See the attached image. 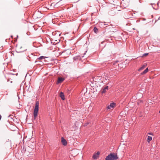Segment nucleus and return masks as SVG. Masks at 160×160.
Masks as SVG:
<instances>
[{
    "mask_svg": "<svg viewBox=\"0 0 160 160\" xmlns=\"http://www.w3.org/2000/svg\"><path fill=\"white\" fill-rule=\"evenodd\" d=\"M27 50V49L24 47H23L22 45L20 44H16V50L18 52H22Z\"/></svg>",
    "mask_w": 160,
    "mask_h": 160,
    "instance_id": "1",
    "label": "nucleus"
},
{
    "mask_svg": "<svg viewBox=\"0 0 160 160\" xmlns=\"http://www.w3.org/2000/svg\"><path fill=\"white\" fill-rule=\"evenodd\" d=\"M39 105V102L38 101H36L35 103L33 112L34 119V120L36 119L38 113V111Z\"/></svg>",
    "mask_w": 160,
    "mask_h": 160,
    "instance_id": "2",
    "label": "nucleus"
},
{
    "mask_svg": "<svg viewBox=\"0 0 160 160\" xmlns=\"http://www.w3.org/2000/svg\"><path fill=\"white\" fill-rule=\"evenodd\" d=\"M121 4L124 8L127 7L129 5L128 0H123L121 2Z\"/></svg>",
    "mask_w": 160,
    "mask_h": 160,
    "instance_id": "3",
    "label": "nucleus"
},
{
    "mask_svg": "<svg viewBox=\"0 0 160 160\" xmlns=\"http://www.w3.org/2000/svg\"><path fill=\"white\" fill-rule=\"evenodd\" d=\"M83 56H84L82 54L76 56L73 58V60L74 61L81 60Z\"/></svg>",
    "mask_w": 160,
    "mask_h": 160,
    "instance_id": "4",
    "label": "nucleus"
},
{
    "mask_svg": "<svg viewBox=\"0 0 160 160\" xmlns=\"http://www.w3.org/2000/svg\"><path fill=\"white\" fill-rule=\"evenodd\" d=\"M111 157L112 160H116L118 158L117 155L115 153H111Z\"/></svg>",
    "mask_w": 160,
    "mask_h": 160,
    "instance_id": "5",
    "label": "nucleus"
},
{
    "mask_svg": "<svg viewBox=\"0 0 160 160\" xmlns=\"http://www.w3.org/2000/svg\"><path fill=\"white\" fill-rule=\"evenodd\" d=\"M116 104L114 103H111L110 104V105L109 106H108L107 107V109H110L111 108H114Z\"/></svg>",
    "mask_w": 160,
    "mask_h": 160,
    "instance_id": "6",
    "label": "nucleus"
},
{
    "mask_svg": "<svg viewBox=\"0 0 160 160\" xmlns=\"http://www.w3.org/2000/svg\"><path fill=\"white\" fill-rule=\"evenodd\" d=\"M108 14L111 16H113L115 15V9H113L109 11L108 12Z\"/></svg>",
    "mask_w": 160,
    "mask_h": 160,
    "instance_id": "7",
    "label": "nucleus"
},
{
    "mask_svg": "<svg viewBox=\"0 0 160 160\" xmlns=\"http://www.w3.org/2000/svg\"><path fill=\"white\" fill-rule=\"evenodd\" d=\"M64 80L63 78L62 77H59L58 78V81L57 82V84H58L60 83H61Z\"/></svg>",
    "mask_w": 160,
    "mask_h": 160,
    "instance_id": "8",
    "label": "nucleus"
},
{
    "mask_svg": "<svg viewBox=\"0 0 160 160\" xmlns=\"http://www.w3.org/2000/svg\"><path fill=\"white\" fill-rule=\"evenodd\" d=\"M61 142L63 145L64 146L67 145V142L66 140L62 137L61 138Z\"/></svg>",
    "mask_w": 160,
    "mask_h": 160,
    "instance_id": "9",
    "label": "nucleus"
},
{
    "mask_svg": "<svg viewBox=\"0 0 160 160\" xmlns=\"http://www.w3.org/2000/svg\"><path fill=\"white\" fill-rule=\"evenodd\" d=\"M111 153L108 155V156L106 157L105 158V160H112V157H111Z\"/></svg>",
    "mask_w": 160,
    "mask_h": 160,
    "instance_id": "10",
    "label": "nucleus"
},
{
    "mask_svg": "<svg viewBox=\"0 0 160 160\" xmlns=\"http://www.w3.org/2000/svg\"><path fill=\"white\" fill-rule=\"evenodd\" d=\"M60 97L61 98L62 100H64L65 99L64 95L63 92H61L60 93Z\"/></svg>",
    "mask_w": 160,
    "mask_h": 160,
    "instance_id": "11",
    "label": "nucleus"
},
{
    "mask_svg": "<svg viewBox=\"0 0 160 160\" xmlns=\"http://www.w3.org/2000/svg\"><path fill=\"white\" fill-rule=\"evenodd\" d=\"M147 65H143L142 66L138 69V71H140L144 69L146 66Z\"/></svg>",
    "mask_w": 160,
    "mask_h": 160,
    "instance_id": "12",
    "label": "nucleus"
},
{
    "mask_svg": "<svg viewBox=\"0 0 160 160\" xmlns=\"http://www.w3.org/2000/svg\"><path fill=\"white\" fill-rule=\"evenodd\" d=\"M148 68H147L145 70H144V71L143 72H142L141 73V74L143 75V74H145L146 73H147L148 72Z\"/></svg>",
    "mask_w": 160,
    "mask_h": 160,
    "instance_id": "13",
    "label": "nucleus"
},
{
    "mask_svg": "<svg viewBox=\"0 0 160 160\" xmlns=\"http://www.w3.org/2000/svg\"><path fill=\"white\" fill-rule=\"evenodd\" d=\"M152 137L151 136H148V137L147 141L148 142H149L152 140Z\"/></svg>",
    "mask_w": 160,
    "mask_h": 160,
    "instance_id": "14",
    "label": "nucleus"
},
{
    "mask_svg": "<svg viewBox=\"0 0 160 160\" xmlns=\"http://www.w3.org/2000/svg\"><path fill=\"white\" fill-rule=\"evenodd\" d=\"M98 157V156H97L96 154H95L93 155V158L95 159H97Z\"/></svg>",
    "mask_w": 160,
    "mask_h": 160,
    "instance_id": "15",
    "label": "nucleus"
},
{
    "mask_svg": "<svg viewBox=\"0 0 160 160\" xmlns=\"http://www.w3.org/2000/svg\"><path fill=\"white\" fill-rule=\"evenodd\" d=\"M93 31L95 32L96 33L98 32V29L96 27H95L94 28Z\"/></svg>",
    "mask_w": 160,
    "mask_h": 160,
    "instance_id": "16",
    "label": "nucleus"
},
{
    "mask_svg": "<svg viewBox=\"0 0 160 160\" xmlns=\"http://www.w3.org/2000/svg\"><path fill=\"white\" fill-rule=\"evenodd\" d=\"M45 58H46L45 57L43 56H40V57L38 58V59H40V60H41V59H44Z\"/></svg>",
    "mask_w": 160,
    "mask_h": 160,
    "instance_id": "17",
    "label": "nucleus"
},
{
    "mask_svg": "<svg viewBox=\"0 0 160 160\" xmlns=\"http://www.w3.org/2000/svg\"><path fill=\"white\" fill-rule=\"evenodd\" d=\"M106 90H105L104 88H103L102 91H101V92L102 93H105V92H106Z\"/></svg>",
    "mask_w": 160,
    "mask_h": 160,
    "instance_id": "18",
    "label": "nucleus"
},
{
    "mask_svg": "<svg viewBox=\"0 0 160 160\" xmlns=\"http://www.w3.org/2000/svg\"><path fill=\"white\" fill-rule=\"evenodd\" d=\"M151 5H152V7L153 8V9H156V10L157 9V8H155V7L153 6V5H154V6H155V4L154 3H153V4L151 3Z\"/></svg>",
    "mask_w": 160,
    "mask_h": 160,
    "instance_id": "19",
    "label": "nucleus"
},
{
    "mask_svg": "<svg viewBox=\"0 0 160 160\" xmlns=\"http://www.w3.org/2000/svg\"><path fill=\"white\" fill-rule=\"evenodd\" d=\"M148 55V53H145L144 54H143V55L142 56V57H143L144 56H146Z\"/></svg>",
    "mask_w": 160,
    "mask_h": 160,
    "instance_id": "20",
    "label": "nucleus"
},
{
    "mask_svg": "<svg viewBox=\"0 0 160 160\" xmlns=\"http://www.w3.org/2000/svg\"><path fill=\"white\" fill-rule=\"evenodd\" d=\"M102 24H104V25L105 26L108 25V22H102Z\"/></svg>",
    "mask_w": 160,
    "mask_h": 160,
    "instance_id": "21",
    "label": "nucleus"
},
{
    "mask_svg": "<svg viewBox=\"0 0 160 160\" xmlns=\"http://www.w3.org/2000/svg\"><path fill=\"white\" fill-rule=\"evenodd\" d=\"M100 152H97V153H96V154L97 156H98L99 157V155L100 154Z\"/></svg>",
    "mask_w": 160,
    "mask_h": 160,
    "instance_id": "22",
    "label": "nucleus"
},
{
    "mask_svg": "<svg viewBox=\"0 0 160 160\" xmlns=\"http://www.w3.org/2000/svg\"><path fill=\"white\" fill-rule=\"evenodd\" d=\"M52 34L53 35H55L57 34V32H53L52 33Z\"/></svg>",
    "mask_w": 160,
    "mask_h": 160,
    "instance_id": "23",
    "label": "nucleus"
},
{
    "mask_svg": "<svg viewBox=\"0 0 160 160\" xmlns=\"http://www.w3.org/2000/svg\"><path fill=\"white\" fill-rule=\"evenodd\" d=\"M118 62V61H115V62H113V65H115L116 64V63H117Z\"/></svg>",
    "mask_w": 160,
    "mask_h": 160,
    "instance_id": "24",
    "label": "nucleus"
},
{
    "mask_svg": "<svg viewBox=\"0 0 160 160\" xmlns=\"http://www.w3.org/2000/svg\"><path fill=\"white\" fill-rule=\"evenodd\" d=\"M104 89L106 90H108V86H106V87H105L104 88Z\"/></svg>",
    "mask_w": 160,
    "mask_h": 160,
    "instance_id": "25",
    "label": "nucleus"
},
{
    "mask_svg": "<svg viewBox=\"0 0 160 160\" xmlns=\"http://www.w3.org/2000/svg\"><path fill=\"white\" fill-rule=\"evenodd\" d=\"M148 134L152 135H153V134L152 132H149L148 133Z\"/></svg>",
    "mask_w": 160,
    "mask_h": 160,
    "instance_id": "26",
    "label": "nucleus"
},
{
    "mask_svg": "<svg viewBox=\"0 0 160 160\" xmlns=\"http://www.w3.org/2000/svg\"><path fill=\"white\" fill-rule=\"evenodd\" d=\"M118 66L119 67H121H121L122 66V65H121V64H118Z\"/></svg>",
    "mask_w": 160,
    "mask_h": 160,
    "instance_id": "27",
    "label": "nucleus"
},
{
    "mask_svg": "<svg viewBox=\"0 0 160 160\" xmlns=\"http://www.w3.org/2000/svg\"><path fill=\"white\" fill-rule=\"evenodd\" d=\"M56 159H59V158H58L57 156L56 157Z\"/></svg>",
    "mask_w": 160,
    "mask_h": 160,
    "instance_id": "28",
    "label": "nucleus"
},
{
    "mask_svg": "<svg viewBox=\"0 0 160 160\" xmlns=\"http://www.w3.org/2000/svg\"><path fill=\"white\" fill-rule=\"evenodd\" d=\"M60 35H61V34H60V33H58V35L59 36H60Z\"/></svg>",
    "mask_w": 160,
    "mask_h": 160,
    "instance_id": "29",
    "label": "nucleus"
},
{
    "mask_svg": "<svg viewBox=\"0 0 160 160\" xmlns=\"http://www.w3.org/2000/svg\"><path fill=\"white\" fill-rule=\"evenodd\" d=\"M28 56L30 58H31V57H30L29 55H28Z\"/></svg>",
    "mask_w": 160,
    "mask_h": 160,
    "instance_id": "30",
    "label": "nucleus"
},
{
    "mask_svg": "<svg viewBox=\"0 0 160 160\" xmlns=\"http://www.w3.org/2000/svg\"><path fill=\"white\" fill-rule=\"evenodd\" d=\"M32 55H33V54H32V53H31V56H32Z\"/></svg>",
    "mask_w": 160,
    "mask_h": 160,
    "instance_id": "31",
    "label": "nucleus"
},
{
    "mask_svg": "<svg viewBox=\"0 0 160 160\" xmlns=\"http://www.w3.org/2000/svg\"><path fill=\"white\" fill-rule=\"evenodd\" d=\"M86 125H87V124H85V125H84V126H86Z\"/></svg>",
    "mask_w": 160,
    "mask_h": 160,
    "instance_id": "32",
    "label": "nucleus"
},
{
    "mask_svg": "<svg viewBox=\"0 0 160 160\" xmlns=\"http://www.w3.org/2000/svg\"><path fill=\"white\" fill-rule=\"evenodd\" d=\"M86 125H87V124H85V125H84V126H86Z\"/></svg>",
    "mask_w": 160,
    "mask_h": 160,
    "instance_id": "33",
    "label": "nucleus"
},
{
    "mask_svg": "<svg viewBox=\"0 0 160 160\" xmlns=\"http://www.w3.org/2000/svg\"><path fill=\"white\" fill-rule=\"evenodd\" d=\"M158 3H157V5H158Z\"/></svg>",
    "mask_w": 160,
    "mask_h": 160,
    "instance_id": "34",
    "label": "nucleus"
},
{
    "mask_svg": "<svg viewBox=\"0 0 160 160\" xmlns=\"http://www.w3.org/2000/svg\"><path fill=\"white\" fill-rule=\"evenodd\" d=\"M29 61H31V60H30V59H29Z\"/></svg>",
    "mask_w": 160,
    "mask_h": 160,
    "instance_id": "35",
    "label": "nucleus"
},
{
    "mask_svg": "<svg viewBox=\"0 0 160 160\" xmlns=\"http://www.w3.org/2000/svg\"><path fill=\"white\" fill-rule=\"evenodd\" d=\"M159 112L160 113V110L159 111Z\"/></svg>",
    "mask_w": 160,
    "mask_h": 160,
    "instance_id": "36",
    "label": "nucleus"
}]
</instances>
